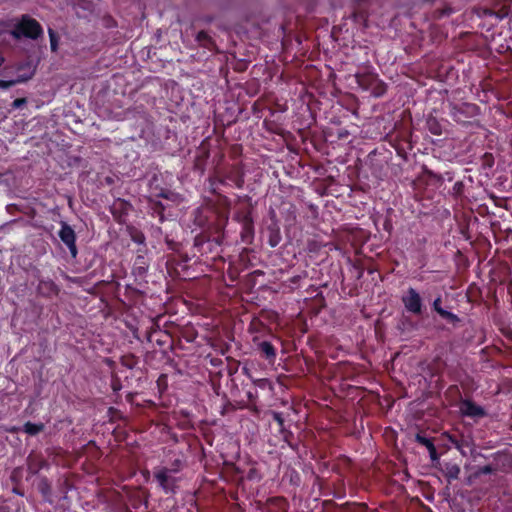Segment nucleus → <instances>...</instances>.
Listing matches in <instances>:
<instances>
[{
    "mask_svg": "<svg viewBox=\"0 0 512 512\" xmlns=\"http://www.w3.org/2000/svg\"><path fill=\"white\" fill-rule=\"evenodd\" d=\"M42 32V27L38 21L29 16H23L21 21L17 23L15 28L11 31V35L15 39H20L23 36L31 39H37Z\"/></svg>",
    "mask_w": 512,
    "mask_h": 512,
    "instance_id": "1",
    "label": "nucleus"
},
{
    "mask_svg": "<svg viewBox=\"0 0 512 512\" xmlns=\"http://www.w3.org/2000/svg\"><path fill=\"white\" fill-rule=\"evenodd\" d=\"M449 107L451 117L458 123H466L479 114V107L472 103H451Z\"/></svg>",
    "mask_w": 512,
    "mask_h": 512,
    "instance_id": "2",
    "label": "nucleus"
},
{
    "mask_svg": "<svg viewBox=\"0 0 512 512\" xmlns=\"http://www.w3.org/2000/svg\"><path fill=\"white\" fill-rule=\"evenodd\" d=\"M402 303L405 309L415 315L422 313V298L420 294L412 287H410L406 294L402 296Z\"/></svg>",
    "mask_w": 512,
    "mask_h": 512,
    "instance_id": "3",
    "label": "nucleus"
},
{
    "mask_svg": "<svg viewBox=\"0 0 512 512\" xmlns=\"http://www.w3.org/2000/svg\"><path fill=\"white\" fill-rule=\"evenodd\" d=\"M61 241L67 246L73 258L77 256L78 250L76 246V234L72 227L66 222H61V229L58 233Z\"/></svg>",
    "mask_w": 512,
    "mask_h": 512,
    "instance_id": "4",
    "label": "nucleus"
},
{
    "mask_svg": "<svg viewBox=\"0 0 512 512\" xmlns=\"http://www.w3.org/2000/svg\"><path fill=\"white\" fill-rule=\"evenodd\" d=\"M460 411L463 415L472 418H480L485 415L484 409L470 400H464L461 402Z\"/></svg>",
    "mask_w": 512,
    "mask_h": 512,
    "instance_id": "5",
    "label": "nucleus"
},
{
    "mask_svg": "<svg viewBox=\"0 0 512 512\" xmlns=\"http://www.w3.org/2000/svg\"><path fill=\"white\" fill-rule=\"evenodd\" d=\"M433 309L445 320H447L450 323H456L459 322L460 319L457 315L443 309L441 307V296L439 295L434 301H433Z\"/></svg>",
    "mask_w": 512,
    "mask_h": 512,
    "instance_id": "6",
    "label": "nucleus"
},
{
    "mask_svg": "<svg viewBox=\"0 0 512 512\" xmlns=\"http://www.w3.org/2000/svg\"><path fill=\"white\" fill-rule=\"evenodd\" d=\"M72 5L79 17H86V12L91 13L94 9L90 0H73Z\"/></svg>",
    "mask_w": 512,
    "mask_h": 512,
    "instance_id": "7",
    "label": "nucleus"
},
{
    "mask_svg": "<svg viewBox=\"0 0 512 512\" xmlns=\"http://www.w3.org/2000/svg\"><path fill=\"white\" fill-rule=\"evenodd\" d=\"M155 479L159 485L164 489L168 490L173 479L169 476V470L167 468H160L154 473Z\"/></svg>",
    "mask_w": 512,
    "mask_h": 512,
    "instance_id": "8",
    "label": "nucleus"
},
{
    "mask_svg": "<svg viewBox=\"0 0 512 512\" xmlns=\"http://www.w3.org/2000/svg\"><path fill=\"white\" fill-rule=\"evenodd\" d=\"M442 472L444 476L448 479V481L451 482L452 480H456L459 478L461 469L459 465L455 463H445Z\"/></svg>",
    "mask_w": 512,
    "mask_h": 512,
    "instance_id": "9",
    "label": "nucleus"
},
{
    "mask_svg": "<svg viewBox=\"0 0 512 512\" xmlns=\"http://www.w3.org/2000/svg\"><path fill=\"white\" fill-rule=\"evenodd\" d=\"M37 290L42 295L50 296L57 293V286L51 280H40Z\"/></svg>",
    "mask_w": 512,
    "mask_h": 512,
    "instance_id": "10",
    "label": "nucleus"
},
{
    "mask_svg": "<svg viewBox=\"0 0 512 512\" xmlns=\"http://www.w3.org/2000/svg\"><path fill=\"white\" fill-rule=\"evenodd\" d=\"M258 351L268 360H274L276 357V350L274 346L268 341H262L257 345Z\"/></svg>",
    "mask_w": 512,
    "mask_h": 512,
    "instance_id": "11",
    "label": "nucleus"
},
{
    "mask_svg": "<svg viewBox=\"0 0 512 512\" xmlns=\"http://www.w3.org/2000/svg\"><path fill=\"white\" fill-rule=\"evenodd\" d=\"M428 131L436 136H440L443 133L442 124L433 116L428 117L426 121Z\"/></svg>",
    "mask_w": 512,
    "mask_h": 512,
    "instance_id": "12",
    "label": "nucleus"
},
{
    "mask_svg": "<svg viewBox=\"0 0 512 512\" xmlns=\"http://www.w3.org/2000/svg\"><path fill=\"white\" fill-rule=\"evenodd\" d=\"M371 84L372 85L369 90H371V93L375 97H381L386 93L387 85L383 81L379 80L377 77H375Z\"/></svg>",
    "mask_w": 512,
    "mask_h": 512,
    "instance_id": "13",
    "label": "nucleus"
},
{
    "mask_svg": "<svg viewBox=\"0 0 512 512\" xmlns=\"http://www.w3.org/2000/svg\"><path fill=\"white\" fill-rule=\"evenodd\" d=\"M45 428V425L43 423H31L26 422L23 426V431L27 433L28 435L35 436L42 432Z\"/></svg>",
    "mask_w": 512,
    "mask_h": 512,
    "instance_id": "14",
    "label": "nucleus"
},
{
    "mask_svg": "<svg viewBox=\"0 0 512 512\" xmlns=\"http://www.w3.org/2000/svg\"><path fill=\"white\" fill-rule=\"evenodd\" d=\"M44 465L45 461L28 457V471L32 475L37 474Z\"/></svg>",
    "mask_w": 512,
    "mask_h": 512,
    "instance_id": "15",
    "label": "nucleus"
},
{
    "mask_svg": "<svg viewBox=\"0 0 512 512\" xmlns=\"http://www.w3.org/2000/svg\"><path fill=\"white\" fill-rule=\"evenodd\" d=\"M196 41L203 47L211 49L213 46L212 38L205 31H200L196 36Z\"/></svg>",
    "mask_w": 512,
    "mask_h": 512,
    "instance_id": "16",
    "label": "nucleus"
},
{
    "mask_svg": "<svg viewBox=\"0 0 512 512\" xmlns=\"http://www.w3.org/2000/svg\"><path fill=\"white\" fill-rule=\"evenodd\" d=\"M376 76L371 74H361L356 75L357 83L366 90H369L371 87V82L375 79Z\"/></svg>",
    "mask_w": 512,
    "mask_h": 512,
    "instance_id": "17",
    "label": "nucleus"
},
{
    "mask_svg": "<svg viewBox=\"0 0 512 512\" xmlns=\"http://www.w3.org/2000/svg\"><path fill=\"white\" fill-rule=\"evenodd\" d=\"M32 76H33V72L31 71L29 74H27L25 76H18V78L16 80H11V81L0 80V87L4 88V89L10 88L11 86H13L17 83H22V82H25V81L31 79Z\"/></svg>",
    "mask_w": 512,
    "mask_h": 512,
    "instance_id": "18",
    "label": "nucleus"
},
{
    "mask_svg": "<svg viewBox=\"0 0 512 512\" xmlns=\"http://www.w3.org/2000/svg\"><path fill=\"white\" fill-rule=\"evenodd\" d=\"M48 34H49V38H50L51 50L53 52H56L58 49L59 37H58L57 33L51 28L48 29Z\"/></svg>",
    "mask_w": 512,
    "mask_h": 512,
    "instance_id": "19",
    "label": "nucleus"
},
{
    "mask_svg": "<svg viewBox=\"0 0 512 512\" xmlns=\"http://www.w3.org/2000/svg\"><path fill=\"white\" fill-rule=\"evenodd\" d=\"M495 468H493L491 465H486V466H483V467H479L475 472H474V477H479L481 476L482 474H491L493 472H495Z\"/></svg>",
    "mask_w": 512,
    "mask_h": 512,
    "instance_id": "20",
    "label": "nucleus"
},
{
    "mask_svg": "<svg viewBox=\"0 0 512 512\" xmlns=\"http://www.w3.org/2000/svg\"><path fill=\"white\" fill-rule=\"evenodd\" d=\"M415 439H416V441H417L419 444H421V445L425 446L427 449L430 447V445H434L431 439H429V438H427V437L423 436V435H422V434H420V433H418V434L416 435V438H415Z\"/></svg>",
    "mask_w": 512,
    "mask_h": 512,
    "instance_id": "21",
    "label": "nucleus"
},
{
    "mask_svg": "<svg viewBox=\"0 0 512 512\" xmlns=\"http://www.w3.org/2000/svg\"><path fill=\"white\" fill-rule=\"evenodd\" d=\"M273 419L277 422V424L279 425L280 427V430L283 431L284 430V419L282 417V414L281 413H278V412H273Z\"/></svg>",
    "mask_w": 512,
    "mask_h": 512,
    "instance_id": "22",
    "label": "nucleus"
},
{
    "mask_svg": "<svg viewBox=\"0 0 512 512\" xmlns=\"http://www.w3.org/2000/svg\"><path fill=\"white\" fill-rule=\"evenodd\" d=\"M26 99L25 98H17L15 99L13 102H12V107L13 108H20L22 107L23 105L26 104Z\"/></svg>",
    "mask_w": 512,
    "mask_h": 512,
    "instance_id": "23",
    "label": "nucleus"
},
{
    "mask_svg": "<svg viewBox=\"0 0 512 512\" xmlns=\"http://www.w3.org/2000/svg\"><path fill=\"white\" fill-rule=\"evenodd\" d=\"M428 451H429V454H430V457L432 460H435L438 458V454H437L435 445H430V447L428 448Z\"/></svg>",
    "mask_w": 512,
    "mask_h": 512,
    "instance_id": "24",
    "label": "nucleus"
},
{
    "mask_svg": "<svg viewBox=\"0 0 512 512\" xmlns=\"http://www.w3.org/2000/svg\"><path fill=\"white\" fill-rule=\"evenodd\" d=\"M269 243L272 247H275L278 244V240L274 238H270Z\"/></svg>",
    "mask_w": 512,
    "mask_h": 512,
    "instance_id": "25",
    "label": "nucleus"
},
{
    "mask_svg": "<svg viewBox=\"0 0 512 512\" xmlns=\"http://www.w3.org/2000/svg\"><path fill=\"white\" fill-rule=\"evenodd\" d=\"M457 448L461 451L462 455H466V452L463 448V444H457Z\"/></svg>",
    "mask_w": 512,
    "mask_h": 512,
    "instance_id": "26",
    "label": "nucleus"
},
{
    "mask_svg": "<svg viewBox=\"0 0 512 512\" xmlns=\"http://www.w3.org/2000/svg\"><path fill=\"white\" fill-rule=\"evenodd\" d=\"M242 184H243V180H241V179H240V180H238V181H237V186H238L239 188H241V187H242Z\"/></svg>",
    "mask_w": 512,
    "mask_h": 512,
    "instance_id": "27",
    "label": "nucleus"
},
{
    "mask_svg": "<svg viewBox=\"0 0 512 512\" xmlns=\"http://www.w3.org/2000/svg\"><path fill=\"white\" fill-rule=\"evenodd\" d=\"M44 486H45V487H42V488H41L42 492H44L46 489H48V485H47V483H44Z\"/></svg>",
    "mask_w": 512,
    "mask_h": 512,
    "instance_id": "28",
    "label": "nucleus"
},
{
    "mask_svg": "<svg viewBox=\"0 0 512 512\" xmlns=\"http://www.w3.org/2000/svg\"><path fill=\"white\" fill-rule=\"evenodd\" d=\"M3 62H4V58H3V56L0 54V66L3 64Z\"/></svg>",
    "mask_w": 512,
    "mask_h": 512,
    "instance_id": "29",
    "label": "nucleus"
},
{
    "mask_svg": "<svg viewBox=\"0 0 512 512\" xmlns=\"http://www.w3.org/2000/svg\"><path fill=\"white\" fill-rule=\"evenodd\" d=\"M298 279H299V277H294V278H293V282L298 281Z\"/></svg>",
    "mask_w": 512,
    "mask_h": 512,
    "instance_id": "30",
    "label": "nucleus"
}]
</instances>
